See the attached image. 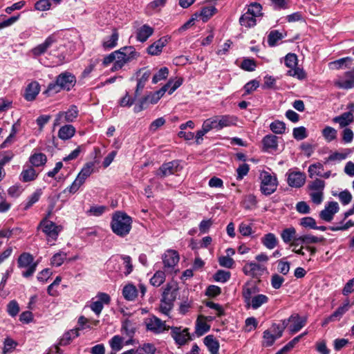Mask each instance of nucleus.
I'll list each match as a JSON object with an SVG mask.
<instances>
[{
  "mask_svg": "<svg viewBox=\"0 0 354 354\" xmlns=\"http://www.w3.org/2000/svg\"><path fill=\"white\" fill-rule=\"evenodd\" d=\"M132 218L126 213L115 212L111 217V228L114 234L120 237L128 235L132 227Z\"/></svg>",
  "mask_w": 354,
  "mask_h": 354,
  "instance_id": "f257e3e1",
  "label": "nucleus"
},
{
  "mask_svg": "<svg viewBox=\"0 0 354 354\" xmlns=\"http://www.w3.org/2000/svg\"><path fill=\"white\" fill-rule=\"evenodd\" d=\"M76 84L75 76L70 72L60 73L55 82L50 83L44 93L51 95L59 93L61 90L70 91Z\"/></svg>",
  "mask_w": 354,
  "mask_h": 354,
  "instance_id": "f03ea898",
  "label": "nucleus"
},
{
  "mask_svg": "<svg viewBox=\"0 0 354 354\" xmlns=\"http://www.w3.org/2000/svg\"><path fill=\"white\" fill-rule=\"evenodd\" d=\"M262 7L258 3H251L246 12L241 15L239 19V23L242 26L251 28L256 25V18L262 15Z\"/></svg>",
  "mask_w": 354,
  "mask_h": 354,
  "instance_id": "7ed1b4c3",
  "label": "nucleus"
},
{
  "mask_svg": "<svg viewBox=\"0 0 354 354\" xmlns=\"http://www.w3.org/2000/svg\"><path fill=\"white\" fill-rule=\"evenodd\" d=\"M37 229H41L42 232L46 236V240L51 245L57 240L59 232L62 230V227L57 225L54 222L47 220V218H44L39 223Z\"/></svg>",
  "mask_w": 354,
  "mask_h": 354,
  "instance_id": "20e7f679",
  "label": "nucleus"
},
{
  "mask_svg": "<svg viewBox=\"0 0 354 354\" xmlns=\"http://www.w3.org/2000/svg\"><path fill=\"white\" fill-rule=\"evenodd\" d=\"M325 185V182L319 178L315 179L308 185L310 197L316 205H319L323 201Z\"/></svg>",
  "mask_w": 354,
  "mask_h": 354,
  "instance_id": "39448f33",
  "label": "nucleus"
},
{
  "mask_svg": "<svg viewBox=\"0 0 354 354\" xmlns=\"http://www.w3.org/2000/svg\"><path fill=\"white\" fill-rule=\"evenodd\" d=\"M261 180V191L266 195H270L274 193L277 187V180L275 176H272L268 171H262L260 174Z\"/></svg>",
  "mask_w": 354,
  "mask_h": 354,
  "instance_id": "423d86ee",
  "label": "nucleus"
},
{
  "mask_svg": "<svg viewBox=\"0 0 354 354\" xmlns=\"http://www.w3.org/2000/svg\"><path fill=\"white\" fill-rule=\"evenodd\" d=\"M34 258L32 254L27 252L22 253L18 258L17 263L19 268H27V270L22 273V276L28 278L33 274L36 270L37 263H34Z\"/></svg>",
  "mask_w": 354,
  "mask_h": 354,
  "instance_id": "0eeeda50",
  "label": "nucleus"
},
{
  "mask_svg": "<svg viewBox=\"0 0 354 354\" xmlns=\"http://www.w3.org/2000/svg\"><path fill=\"white\" fill-rule=\"evenodd\" d=\"M145 324L147 330L155 334H160L168 330L170 327L165 324V322L154 315L145 319Z\"/></svg>",
  "mask_w": 354,
  "mask_h": 354,
  "instance_id": "6e6552de",
  "label": "nucleus"
},
{
  "mask_svg": "<svg viewBox=\"0 0 354 354\" xmlns=\"http://www.w3.org/2000/svg\"><path fill=\"white\" fill-rule=\"evenodd\" d=\"M171 329V335L174 339L176 344L183 346L188 342L192 340V336L189 333L187 328H182L181 327L172 326Z\"/></svg>",
  "mask_w": 354,
  "mask_h": 354,
  "instance_id": "1a4fd4ad",
  "label": "nucleus"
},
{
  "mask_svg": "<svg viewBox=\"0 0 354 354\" xmlns=\"http://www.w3.org/2000/svg\"><path fill=\"white\" fill-rule=\"evenodd\" d=\"M79 111L75 105H71L66 111H60L54 120V126H59L64 122H72L78 116Z\"/></svg>",
  "mask_w": 354,
  "mask_h": 354,
  "instance_id": "9d476101",
  "label": "nucleus"
},
{
  "mask_svg": "<svg viewBox=\"0 0 354 354\" xmlns=\"http://www.w3.org/2000/svg\"><path fill=\"white\" fill-rule=\"evenodd\" d=\"M334 85L345 90L354 88V67L352 70L346 71L342 76H339L335 80Z\"/></svg>",
  "mask_w": 354,
  "mask_h": 354,
  "instance_id": "9b49d317",
  "label": "nucleus"
},
{
  "mask_svg": "<svg viewBox=\"0 0 354 354\" xmlns=\"http://www.w3.org/2000/svg\"><path fill=\"white\" fill-rule=\"evenodd\" d=\"M180 169V162L178 160H173L162 164L156 172V175L163 178L166 176L174 174Z\"/></svg>",
  "mask_w": 354,
  "mask_h": 354,
  "instance_id": "f8f14e48",
  "label": "nucleus"
},
{
  "mask_svg": "<svg viewBox=\"0 0 354 354\" xmlns=\"http://www.w3.org/2000/svg\"><path fill=\"white\" fill-rule=\"evenodd\" d=\"M339 210V205L335 201L328 202L323 210L319 212V217L324 221L330 222Z\"/></svg>",
  "mask_w": 354,
  "mask_h": 354,
  "instance_id": "ddd939ff",
  "label": "nucleus"
},
{
  "mask_svg": "<svg viewBox=\"0 0 354 354\" xmlns=\"http://www.w3.org/2000/svg\"><path fill=\"white\" fill-rule=\"evenodd\" d=\"M292 322L288 326L290 334L293 335L299 331L303 327L305 326L307 322L306 317H301L298 313H292L290 315Z\"/></svg>",
  "mask_w": 354,
  "mask_h": 354,
  "instance_id": "4468645a",
  "label": "nucleus"
},
{
  "mask_svg": "<svg viewBox=\"0 0 354 354\" xmlns=\"http://www.w3.org/2000/svg\"><path fill=\"white\" fill-rule=\"evenodd\" d=\"M165 270H172L179 261V255L174 250L167 251L162 257Z\"/></svg>",
  "mask_w": 354,
  "mask_h": 354,
  "instance_id": "2eb2a0df",
  "label": "nucleus"
},
{
  "mask_svg": "<svg viewBox=\"0 0 354 354\" xmlns=\"http://www.w3.org/2000/svg\"><path fill=\"white\" fill-rule=\"evenodd\" d=\"M306 175L301 171H293L288 174V184L292 187H301L306 182Z\"/></svg>",
  "mask_w": 354,
  "mask_h": 354,
  "instance_id": "dca6fc26",
  "label": "nucleus"
},
{
  "mask_svg": "<svg viewBox=\"0 0 354 354\" xmlns=\"http://www.w3.org/2000/svg\"><path fill=\"white\" fill-rule=\"evenodd\" d=\"M55 42H56V39L55 36L50 35L45 39V41L42 44H40L35 48H33L31 50V53L35 57L40 56L44 54Z\"/></svg>",
  "mask_w": 354,
  "mask_h": 354,
  "instance_id": "f3484780",
  "label": "nucleus"
},
{
  "mask_svg": "<svg viewBox=\"0 0 354 354\" xmlns=\"http://www.w3.org/2000/svg\"><path fill=\"white\" fill-rule=\"evenodd\" d=\"M170 37L168 36H165L160 38L158 40L153 42L151 45H150L147 48V53L151 55H159L163 48L165 46L168 41H169Z\"/></svg>",
  "mask_w": 354,
  "mask_h": 354,
  "instance_id": "a211bd4d",
  "label": "nucleus"
},
{
  "mask_svg": "<svg viewBox=\"0 0 354 354\" xmlns=\"http://www.w3.org/2000/svg\"><path fill=\"white\" fill-rule=\"evenodd\" d=\"M333 122L338 123L341 128H344L354 122V115L351 111H347L333 118Z\"/></svg>",
  "mask_w": 354,
  "mask_h": 354,
  "instance_id": "6ab92c4d",
  "label": "nucleus"
},
{
  "mask_svg": "<svg viewBox=\"0 0 354 354\" xmlns=\"http://www.w3.org/2000/svg\"><path fill=\"white\" fill-rule=\"evenodd\" d=\"M178 295V288L176 285L167 283L165 288L162 298L165 301H169L174 304Z\"/></svg>",
  "mask_w": 354,
  "mask_h": 354,
  "instance_id": "aec40b11",
  "label": "nucleus"
},
{
  "mask_svg": "<svg viewBox=\"0 0 354 354\" xmlns=\"http://www.w3.org/2000/svg\"><path fill=\"white\" fill-rule=\"evenodd\" d=\"M154 32V29L147 24H144L137 30L136 39L140 42L146 41Z\"/></svg>",
  "mask_w": 354,
  "mask_h": 354,
  "instance_id": "412c9836",
  "label": "nucleus"
},
{
  "mask_svg": "<svg viewBox=\"0 0 354 354\" xmlns=\"http://www.w3.org/2000/svg\"><path fill=\"white\" fill-rule=\"evenodd\" d=\"M217 124L218 125V130L224 127H231L236 125L237 122V118L234 115H225L221 116H216Z\"/></svg>",
  "mask_w": 354,
  "mask_h": 354,
  "instance_id": "4be33fe9",
  "label": "nucleus"
},
{
  "mask_svg": "<svg viewBox=\"0 0 354 354\" xmlns=\"http://www.w3.org/2000/svg\"><path fill=\"white\" fill-rule=\"evenodd\" d=\"M40 90L39 84L37 82L30 83L26 88L24 97L28 101H32L39 94Z\"/></svg>",
  "mask_w": 354,
  "mask_h": 354,
  "instance_id": "5701e85b",
  "label": "nucleus"
},
{
  "mask_svg": "<svg viewBox=\"0 0 354 354\" xmlns=\"http://www.w3.org/2000/svg\"><path fill=\"white\" fill-rule=\"evenodd\" d=\"M203 342L211 354H218L219 343L214 335H209L206 336Z\"/></svg>",
  "mask_w": 354,
  "mask_h": 354,
  "instance_id": "b1692460",
  "label": "nucleus"
},
{
  "mask_svg": "<svg viewBox=\"0 0 354 354\" xmlns=\"http://www.w3.org/2000/svg\"><path fill=\"white\" fill-rule=\"evenodd\" d=\"M262 143L265 150L275 151L278 147V137L272 134L267 135L263 138Z\"/></svg>",
  "mask_w": 354,
  "mask_h": 354,
  "instance_id": "393cba45",
  "label": "nucleus"
},
{
  "mask_svg": "<svg viewBox=\"0 0 354 354\" xmlns=\"http://www.w3.org/2000/svg\"><path fill=\"white\" fill-rule=\"evenodd\" d=\"M75 133V129L71 124L62 127L58 132V137L62 140H68L72 138Z\"/></svg>",
  "mask_w": 354,
  "mask_h": 354,
  "instance_id": "a878e982",
  "label": "nucleus"
},
{
  "mask_svg": "<svg viewBox=\"0 0 354 354\" xmlns=\"http://www.w3.org/2000/svg\"><path fill=\"white\" fill-rule=\"evenodd\" d=\"M268 301V297L266 295L259 294L253 297L250 303L247 304V306H251L253 309L256 310Z\"/></svg>",
  "mask_w": 354,
  "mask_h": 354,
  "instance_id": "bb28decb",
  "label": "nucleus"
},
{
  "mask_svg": "<svg viewBox=\"0 0 354 354\" xmlns=\"http://www.w3.org/2000/svg\"><path fill=\"white\" fill-rule=\"evenodd\" d=\"M29 161L33 167H40L46 164L47 157L42 153H35L29 158Z\"/></svg>",
  "mask_w": 354,
  "mask_h": 354,
  "instance_id": "cd10ccee",
  "label": "nucleus"
},
{
  "mask_svg": "<svg viewBox=\"0 0 354 354\" xmlns=\"http://www.w3.org/2000/svg\"><path fill=\"white\" fill-rule=\"evenodd\" d=\"M261 243L269 250L274 248L278 243L276 236L272 233H268L261 238Z\"/></svg>",
  "mask_w": 354,
  "mask_h": 354,
  "instance_id": "c85d7f7f",
  "label": "nucleus"
},
{
  "mask_svg": "<svg viewBox=\"0 0 354 354\" xmlns=\"http://www.w3.org/2000/svg\"><path fill=\"white\" fill-rule=\"evenodd\" d=\"M37 176V174L34 168L28 167L27 169H24L20 174V180L23 182L27 183L34 180Z\"/></svg>",
  "mask_w": 354,
  "mask_h": 354,
  "instance_id": "c756f323",
  "label": "nucleus"
},
{
  "mask_svg": "<svg viewBox=\"0 0 354 354\" xmlns=\"http://www.w3.org/2000/svg\"><path fill=\"white\" fill-rule=\"evenodd\" d=\"M243 270L245 274L254 277L261 271V266L259 263L250 262L244 266Z\"/></svg>",
  "mask_w": 354,
  "mask_h": 354,
  "instance_id": "7c9ffc66",
  "label": "nucleus"
},
{
  "mask_svg": "<svg viewBox=\"0 0 354 354\" xmlns=\"http://www.w3.org/2000/svg\"><path fill=\"white\" fill-rule=\"evenodd\" d=\"M79 329L75 328L66 332L60 339L59 344L61 346L68 344L73 339L79 336Z\"/></svg>",
  "mask_w": 354,
  "mask_h": 354,
  "instance_id": "2f4dec72",
  "label": "nucleus"
},
{
  "mask_svg": "<svg viewBox=\"0 0 354 354\" xmlns=\"http://www.w3.org/2000/svg\"><path fill=\"white\" fill-rule=\"evenodd\" d=\"M137 289L135 286L128 284L123 288L122 295L128 301H133L137 296Z\"/></svg>",
  "mask_w": 354,
  "mask_h": 354,
  "instance_id": "473e14b6",
  "label": "nucleus"
},
{
  "mask_svg": "<svg viewBox=\"0 0 354 354\" xmlns=\"http://www.w3.org/2000/svg\"><path fill=\"white\" fill-rule=\"evenodd\" d=\"M353 304L354 302L352 304H351L349 300L346 299L342 306L337 308L336 310H335L333 313H332V315L333 316L335 320L340 319L344 315V314H345Z\"/></svg>",
  "mask_w": 354,
  "mask_h": 354,
  "instance_id": "72a5a7b5",
  "label": "nucleus"
},
{
  "mask_svg": "<svg viewBox=\"0 0 354 354\" xmlns=\"http://www.w3.org/2000/svg\"><path fill=\"white\" fill-rule=\"evenodd\" d=\"M344 151V152L336 151L330 154L329 156L326 158V162L341 161L346 159L347 156L350 154L351 150L348 149H346Z\"/></svg>",
  "mask_w": 354,
  "mask_h": 354,
  "instance_id": "f704fd0d",
  "label": "nucleus"
},
{
  "mask_svg": "<svg viewBox=\"0 0 354 354\" xmlns=\"http://www.w3.org/2000/svg\"><path fill=\"white\" fill-rule=\"evenodd\" d=\"M296 236V230L293 227L286 228L281 233V237L286 243H291Z\"/></svg>",
  "mask_w": 354,
  "mask_h": 354,
  "instance_id": "c9c22d12",
  "label": "nucleus"
},
{
  "mask_svg": "<svg viewBox=\"0 0 354 354\" xmlns=\"http://www.w3.org/2000/svg\"><path fill=\"white\" fill-rule=\"evenodd\" d=\"M322 134L328 142H330L337 138V131L333 127L326 126L323 129Z\"/></svg>",
  "mask_w": 354,
  "mask_h": 354,
  "instance_id": "e433bc0d",
  "label": "nucleus"
},
{
  "mask_svg": "<svg viewBox=\"0 0 354 354\" xmlns=\"http://www.w3.org/2000/svg\"><path fill=\"white\" fill-rule=\"evenodd\" d=\"M151 72L149 71H146L145 73H143L141 77L138 80L136 90L135 92L136 97L140 95V92L144 88L145 83L148 81Z\"/></svg>",
  "mask_w": 354,
  "mask_h": 354,
  "instance_id": "4c0bfd02",
  "label": "nucleus"
},
{
  "mask_svg": "<svg viewBox=\"0 0 354 354\" xmlns=\"http://www.w3.org/2000/svg\"><path fill=\"white\" fill-rule=\"evenodd\" d=\"M281 336H278V333L277 334H272L269 330H266L263 332V345L264 346H271L275 342L276 339L280 338Z\"/></svg>",
  "mask_w": 354,
  "mask_h": 354,
  "instance_id": "58836bf2",
  "label": "nucleus"
},
{
  "mask_svg": "<svg viewBox=\"0 0 354 354\" xmlns=\"http://www.w3.org/2000/svg\"><path fill=\"white\" fill-rule=\"evenodd\" d=\"M300 241H301V242H303L304 245L306 246L312 243H322L325 241V238L323 236L317 237L312 234H304L301 235V239H300Z\"/></svg>",
  "mask_w": 354,
  "mask_h": 354,
  "instance_id": "ea45409f",
  "label": "nucleus"
},
{
  "mask_svg": "<svg viewBox=\"0 0 354 354\" xmlns=\"http://www.w3.org/2000/svg\"><path fill=\"white\" fill-rule=\"evenodd\" d=\"M137 354H155L156 348L153 344L145 343L135 350Z\"/></svg>",
  "mask_w": 354,
  "mask_h": 354,
  "instance_id": "a19ab883",
  "label": "nucleus"
},
{
  "mask_svg": "<svg viewBox=\"0 0 354 354\" xmlns=\"http://www.w3.org/2000/svg\"><path fill=\"white\" fill-rule=\"evenodd\" d=\"M322 171H324V166L322 163L316 162L312 164L308 167V176L310 178H313L315 176H321Z\"/></svg>",
  "mask_w": 354,
  "mask_h": 354,
  "instance_id": "79ce46f5",
  "label": "nucleus"
},
{
  "mask_svg": "<svg viewBox=\"0 0 354 354\" xmlns=\"http://www.w3.org/2000/svg\"><path fill=\"white\" fill-rule=\"evenodd\" d=\"M42 194L41 189H37L33 192L28 198L27 203L25 204L24 209L27 210L30 208L35 203H36L40 198Z\"/></svg>",
  "mask_w": 354,
  "mask_h": 354,
  "instance_id": "37998d69",
  "label": "nucleus"
},
{
  "mask_svg": "<svg viewBox=\"0 0 354 354\" xmlns=\"http://www.w3.org/2000/svg\"><path fill=\"white\" fill-rule=\"evenodd\" d=\"M122 51L124 54H125V57L128 58L129 62H131L133 60L137 59L140 56L139 53H138L135 48L132 46H124L122 47Z\"/></svg>",
  "mask_w": 354,
  "mask_h": 354,
  "instance_id": "c03bdc74",
  "label": "nucleus"
},
{
  "mask_svg": "<svg viewBox=\"0 0 354 354\" xmlns=\"http://www.w3.org/2000/svg\"><path fill=\"white\" fill-rule=\"evenodd\" d=\"M216 11V9L214 6L205 7L202 8L198 16L203 22H206L215 14Z\"/></svg>",
  "mask_w": 354,
  "mask_h": 354,
  "instance_id": "a18cd8bd",
  "label": "nucleus"
},
{
  "mask_svg": "<svg viewBox=\"0 0 354 354\" xmlns=\"http://www.w3.org/2000/svg\"><path fill=\"white\" fill-rule=\"evenodd\" d=\"M123 338L120 335H115L109 340V345L115 352L120 351L123 347Z\"/></svg>",
  "mask_w": 354,
  "mask_h": 354,
  "instance_id": "49530a36",
  "label": "nucleus"
},
{
  "mask_svg": "<svg viewBox=\"0 0 354 354\" xmlns=\"http://www.w3.org/2000/svg\"><path fill=\"white\" fill-rule=\"evenodd\" d=\"M118 33L114 30L111 35L106 39L103 41V46L105 48H113L117 45V42L118 40Z\"/></svg>",
  "mask_w": 354,
  "mask_h": 354,
  "instance_id": "de8ad7c7",
  "label": "nucleus"
},
{
  "mask_svg": "<svg viewBox=\"0 0 354 354\" xmlns=\"http://www.w3.org/2000/svg\"><path fill=\"white\" fill-rule=\"evenodd\" d=\"M165 280V274L163 271H157L152 278L150 279V283L152 286L158 287L164 283Z\"/></svg>",
  "mask_w": 354,
  "mask_h": 354,
  "instance_id": "09e8293b",
  "label": "nucleus"
},
{
  "mask_svg": "<svg viewBox=\"0 0 354 354\" xmlns=\"http://www.w3.org/2000/svg\"><path fill=\"white\" fill-rule=\"evenodd\" d=\"M209 330V326L203 321H196L195 333L198 337L202 336Z\"/></svg>",
  "mask_w": 354,
  "mask_h": 354,
  "instance_id": "8fccbe9b",
  "label": "nucleus"
},
{
  "mask_svg": "<svg viewBox=\"0 0 354 354\" xmlns=\"http://www.w3.org/2000/svg\"><path fill=\"white\" fill-rule=\"evenodd\" d=\"M283 37L281 32L278 30H272L268 37V43L270 46H274L277 42Z\"/></svg>",
  "mask_w": 354,
  "mask_h": 354,
  "instance_id": "3c124183",
  "label": "nucleus"
},
{
  "mask_svg": "<svg viewBox=\"0 0 354 354\" xmlns=\"http://www.w3.org/2000/svg\"><path fill=\"white\" fill-rule=\"evenodd\" d=\"M270 130L276 134H282L285 132L286 124L284 122L276 120L270 125Z\"/></svg>",
  "mask_w": 354,
  "mask_h": 354,
  "instance_id": "603ef678",
  "label": "nucleus"
},
{
  "mask_svg": "<svg viewBox=\"0 0 354 354\" xmlns=\"http://www.w3.org/2000/svg\"><path fill=\"white\" fill-rule=\"evenodd\" d=\"M122 330L124 331L127 336L132 337L135 333L136 328L130 320L126 319L122 323Z\"/></svg>",
  "mask_w": 354,
  "mask_h": 354,
  "instance_id": "864d4df0",
  "label": "nucleus"
},
{
  "mask_svg": "<svg viewBox=\"0 0 354 354\" xmlns=\"http://www.w3.org/2000/svg\"><path fill=\"white\" fill-rule=\"evenodd\" d=\"M230 278V272L223 270H218L214 275L216 281L225 283Z\"/></svg>",
  "mask_w": 354,
  "mask_h": 354,
  "instance_id": "5fc2aeb1",
  "label": "nucleus"
},
{
  "mask_svg": "<svg viewBox=\"0 0 354 354\" xmlns=\"http://www.w3.org/2000/svg\"><path fill=\"white\" fill-rule=\"evenodd\" d=\"M169 74V70L167 67L161 68L156 74H155L152 78V82L153 84L158 83L162 80H165Z\"/></svg>",
  "mask_w": 354,
  "mask_h": 354,
  "instance_id": "6e6d98bb",
  "label": "nucleus"
},
{
  "mask_svg": "<svg viewBox=\"0 0 354 354\" xmlns=\"http://www.w3.org/2000/svg\"><path fill=\"white\" fill-rule=\"evenodd\" d=\"M217 121L218 120L216 116L211 118L205 120L202 126L203 127L205 128L207 132H209L210 130L214 129L218 130V125L217 124Z\"/></svg>",
  "mask_w": 354,
  "mask_h": 354,
  "instance_id": "4d7b16f0",
  "label": "nucleus"
},
{
  "mask_svg": "<svg viewBox=\"0 0 354 354\" xmlns=\"http://www.w3.org/2000/svg\"><path fill=\"white\" fill-rule=\"evenodd\" d=\"M66 259V253L59 252L55 254L51 259V264L55 266H60Z\"/></svg>",
  "mask_w": 354,
  "mask_h": 354,
  "instance_id": "13d9d810",
  "label": "nucleus"
},
{
  "mask_svg": "<svg viewBox=\"0 0 354 354\" xmlns=\"http://www.w3.org/2000/svg\"><path fill=\"white\" fill-rule=\"evenodd\" d=\"M281 324H272V327L274 329H278V336H282L283 332L285 330V328H288L290 324V322H292V319H290V316L288 319H284L281 321Z\"/></svg>",
  "mask_w": 354,
  "mask_h": 354,
  "instance_id": "bf43d9fd",
  "label": "nucleus"
},
{
  "mask_svg": "<svg viewBox=\"0 0 354 354\" xmlns=\"http://www.w3.org/2000/svg\"><path fill=\"white\" fill-rule=\"evenodd\" d=\"M299 224L305 228L314 230L316 227V221L313 217L310 216L304 217L301 218Z\"/></svg>",
  "mask_w": 354,
  "mask_h": 354,
  "instance_id": "052dcab7",
  "label": "nucleus"
},
{
  "mask_svg": "<svg viewBox=\"0 0 354 354\" xmlns=\"http://www.w3.org/2000/svg\"><path fill=\"white\" fill-rule=\"evenodd\" d=\"M292 134L293 137L297 140H301L308 136L306 129L304 127L295 128Z\"/></svg>",
  "mask_w": 354,
  "mask_h": 354,
  "instance_id": "680f3d73",
  "label": "nucleus"
},
{
  "mask_svg": "<svg viewBox=\"0 0 354 354\" xmlns=\"http://www.w3.org/2000/svg\"><path fill=\"white\" fill-rule=\"evenodd\" d=\"M285 64L287 67L292 69L297 65V57L294 53H288L285 57Z\"/></svg>",
  "mask_w": 354,
  "mask_h": 354,
  "instance_id": "e2e57ef3",
  "label": "nucleus"
},
{
  "mask_svg": "<svg viewBox=\"0 0 354 354\" xmlns=\"http://www.w3.org/2000/svg\"><path fill=\"white\" fill-rule=\"evenodd\" d=\"M7 312L12 316L15 317L19 312V306L15 300H12L7 305Z\"/></svg>",
  "mask_w": 354,
  "mask_h": 354,
  "instance_id": "0e129e2a",
  "label": "nucleus"
},
{
  "mask_svg": "<svg viewBox=\"0 0 354 354\" xmlns=\"http://www.w3.org/2000/svg\"><path fill=\"white\" fill-rule=\"evenodd\" d=\"M94 170V163L92 162H87L79 173L83 177L87 178L89 177Z\"/></svg>",
  "mask_w": 354,
  "mask_h": 354,
  "instance_id": "69168bd1",
  "label": "nucleus"
},
{
  "mask_svg": "<svg viewBox=\"0 0 354 354\" xmlns=\"http://www.w3.org/2000/svg\"><path fill=\"white\" fill-rule=\"evenodd\" d=\"M174 304L169 301H165L162 298L160 300V310L165 315H169V312L173 308Z\"/></svg>",
  "mask_w": 354,
  "mask_h": 354,
  "instance_id": "338daca9",
  "label": "nucleus"
},
{
  "mask_svg": "<svg viewBox=\"0 0 354 354\" xmlns=\"http://www.w3.org/2000/svg\"><path fill=\"white\" fill-rule=\"evenodd\" d=\"M285 281V279L278 274H274L271 277V285L273 288L279 289Z\"/></svg>",
  "mask_w": 354,
  "mask_h": 354,
  "instance_id": "774afa93",
  "label": "nucleus"
}]
</instances>
